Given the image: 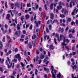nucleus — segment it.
I'll use <instances>...</instances> for the list:
<instances>
[{
    "label": "nucleus",
    "mask_w": 78,
    "mask_h": 78,
    "mask_svg": "<svg viewBox=\"0 0 78 78\" xmlns=\"http://www.w3.org/2000/svg\"><path fill=\"white\" fill-rule=\"evenodd\" d=\"M55 37H57L58 38V41L59 42H60L61 41H62V37H64V35L63 34H61L60 35V38H59L58 37V34H56L55 35Z\"/></svg>",
    "instance_id": "f257e3e1"
},
{
    "label": "nucleus",
    "mask_w": 78,
    "mask_h": 78,
    "mask_svg": "<svg viewBox=\"0 0 78 78\" xmlns=\"http://www.w3.org/2000/svg\"><path fill=\"white\" fill-rule=\"evenodd\" d=\"M51 70L52 71L51 72L52 74V78H56L55 75V74H54V72H53V71H54V67H53V66H51Z\"/></svg>",
    "instance_id": "f03ea898"
},
{
    "label": "nucleus",
    "mask_w": 78,
    "mask_h": 78,
    "mask_svg": "<svg viewBox=\"0 0 78 78\" xmlns=\"http://www.w3.org/2000/svg\"><path fill=\"white\" fill-rule=\"evenodd\" d=\"M15 57L16 58H18L19 62L20 61V60H21V57L20 56V54H19L16 55H15Z\"/></svg>",
    "instance_id": "7ed1b4c3"
},
{
    "label": "nucleus",
    "mask_w": 78,
    "mask_h": 78,
    "mask_svg": "<svg viewBox=\"0 0 78 78\" xmlns=\"http://www.w3.org/2000/svg\"><path fill=\"white\" fill-rule=\"evenodd\" d=\"M5 64L7 66V67L8 69H10L12 67V64L11 63L10 65H9V64L8 63V61L7 60H6L5 61Z\"/></svg>",
    "instance_id": "20e7f679"
},
{
    "label": "nucleus",
    "mask_w": 78,
    "mask_h": 78,
    "mask_svg": "<svg viewBox=\"0 0 78 78\" xmlns=\"http://www.w3.org/2000/svg\"><path fill=\"white\" fill-rule=\"evenodd\" d=\"M48 55H46L45 56V58L43 60V62H45L47 60H48Z\"/></svg>",
    "instance_id": "39448f33"
},
{
    "label": "nucleus",
    "mask_w": 78,
    "mask_h": 78,
    "mask_svg": "<svg viewBox=\"0 0 78 78\" xmlns=\"http://www.w3.org/2000/svg\"><path fill=\"white\" fill-rule=\"evenodd\" d=\"M71 2L72 3H73V6H75V3L76 2V0H72Z\"/></svg>",
    "instance_id": "423d86ee"
},
{
    "label": "nucleus",
    "mask_w": 78,
    "mask_h": 78,
    "mask_svg": "<svg viewBox=\"0 0 78 78\" xmlns=\"http://www.w3.org/2000/svg\"><path fill=\"white\" fill-rule=\"evenodd\" d=\"M1 30L2 31L3 34H5L7 32V30H5V31H4V29L3 28H1Z\"/></svg>",
    "instance_id": "0eeeda50"
},
{
    "label": "nucleus",
    "mask_w": 78,
    "mask_h": 78,
    "mask_svg": "<svg viewBox=\"0 0 78 78\" xmlns=\"http://www.w3.org/2000/svg\"><path fill=\"white\" fill-rule=\"evenodd\" d=\"M15 6H16V7L17 6L18 8H19V6H20V5H19V2H16L15 3Z\"/></svg>",
    "instance_id": "6e6552de"
},
{
    "label": "nucleus",
    "mask_w": 78,
    "mask_h": 78,
    "mask_svg": "<svg viewBox=\"0 0 78 78\" xmlns=\"http://www.w3.org/2000/svg\"><path fill=\"white\" fill-rule=\"evenodd\" d=\"M7 17L6 18V19H7L8 20H10V19H9L10 17V14H7Z\"/></svg>",
    "instance_id": "1a4fd4ad"
},
{
    "label": "nucleus",
    "mask_w": 78,
    "mask_h": 78,
    "mask_svg": "<svg viewBox=\"0 0 78 78\" xmlns=\"http://www.w3.org/2000/svg\"><path fill=\"white\" fill-rule=\"evenodd\" d=\"M50 19L52 20H53V17H54V14L53 13H51L50 14Z\"/></svg>",
    "instance_id": "9d476101"
},
{
    "label": "nucleus",
    "mask_w": 78,
    "mask_h": 78,
    "mask_svg": "<svg viewBox=\"0 0 78 78\" xmlns=\"http://www.w3.org/2000/svg\"><path fill=\"white\" fill-rule=\"evenodd\" d=\"M49 48L50 49H51L52 50H54V48H55V47H54V46L53 45H51L49 47Z\"/></svg>",
    "instance_id": "9b49d317"
},
{
    "label": "nucleus",
    "mask_w": 78,
    "mask_h": 78,
    "mask_svg": "<svg viewBox=\"0 0 78 78\" xmlns=\"http://www.w3.org/2000/svg\"><path fill=\"white\" fill-rule=\"evenodd\" d=\"M36 35L35 34H33L32 37V39H36Z\"/></svg>",
    "instance_id": "f8f14e48"
},
{
    "label": "nucleus",
    "mask_w": 78,
    "mask_h": 78,
    "mask_svg": "<svg viewBox=\"0 0 78 78\" xmlns=\"http://www.w3.org/2000/svg\"><path fill=\"white\" fill-rule=\"evenodd\" d=\"M60 31L62 33V32H63V31H64V29H63V28H62L61 29V27H60L59 29V30H58L59 33V32H60Z\"/></svg>",
    "instance_id": "ddd939ff"
},
{
    "label": "nucleus",
    "mask_w": 78,
    "mask_h": 78,
    "mask_svg": "<svg viewBox=\"0 0 78 78\" xmlns=\"http://www.w3.org/2000/svg\"><path fill=\"white\" fill-rule=\"evenodd\" d=\"M24 16H22L21 17L20 20L21 21H22V23H23V19H24Z\"/></svg>",
    "instance_id": "4468645a"
},
{
    "label": "nucleus",
    "mask_w": 78,
    "mask_h": 78,
    "mask_svg": "<svg viewBox=\"0 0 78 78\" xmlns=\"http://www.w3.org/2000/svg\"><path fill=\"white\" fill-rule=\"evenodd\" d=\"M75 31V30L74 29H71V30H69V33H70V32H72V33H73Z\"/></svg>",
    "instance_id": "2eb2a0df"
},
{
    "label": "nucleus",
    "mask_w": 78,
    "mask_h": 78,
    "mask_svg": "<svg viewBox=\"0 0 78 78\" xmlns=\"http://www.w3.org/2000/svg\"><path fill=\"white\" fill-rule=\"evenodd\" d=\"M41 57H40V58L41 59H42H42H43V58H45V55H43V54H42V53L41 54Z\"/></svg>",
    "instance_id": "dca6fc26"
},
{
    "label": "nucleus",
    "mask_w": 78,
    "mask_h": 78,
    "mask_svg": "<svg viewBox=\"0 0 78 78\" xmlns=\"http://www.w3.org/2000/svg\"><path fill=\"white\" fill-rule=\"evenodd\" d=\"M50 8L51 9H52L53 8V3H51L50 5Z\"/></svg>",
    "instance_id": "f3484780"
},
{
    "label": "nucleus",
    "mask_w": 78,
    "mask_h": 78,
    "mask_svg": "<svg viewBox=\"0 0 78 78\" xmlns=\"http://www.w3.org/2000/svg\"><path fill=\"white\" fill-rule=\"evenodd\" d=\"M76 65H75L74 66H73L72 67V68L73 70H75V69H76Z\"/></svg>",
    "instance_id": "a211bd4d"
},
{
    "label": "nucleus",
    "mask_w": 78,
    "mask_h": 78,
    "mask_svg": "<svg viewBox=\"0 0 78 78\" xmlns=\"http://www.w3.org/2000/svg\"><path fill=\"white\" fill-rule=\"evenodd\" d=\"M60 16L61 17H62V18H64V17H66V16H65V15H64V14H60Z\"/></svg>",
    "instance_id": "6ab92c4d"
},
{
    "label": "nucleus",
    "mask_w": 78,
    "mask_h": 78,
    "mask_svg": "<svg viewBox=\"0 0 78 78\" xmlns=\"http://www.w3.org/2000/svg\"><path fill=\"white\" fill-rule=\"evenodd\" d=\"M44 70L45 71H47V72H49V69H47L45 67H44Z\"/></svg>",
    "instance_id": "aec40b11"
},
{
    "label": "nucleus",
    "mask_w": 78,
    "mask_h": 78,
    "mask_svg": "<svg viewBox=\"0 0 78 78\" xmlns=\"http://www.w3.org/2000/svg\"><path fill=\"white\" fill-rule=\"evenodd\" d=\"M7 40H9V41H11V37H10L9 36L7 35Z\"/></svg>",
    "instance_id": "412c9836"
},
{
    "label": "nucleus",
    "mask_w": 78,
    "mask_h": 78,
    "mask_svg": "<svg viewBox=\"0 0 78 78\" xmlns=\"http://www.w3.org/2000/svg\"><path fill=\"white\" fill-rule=\"evenodd\" d=\"M30 18V16L29 15H26V19H28Z\"/></svg>",
    "instance_id": "4be33fe9"
},
{
    "label": "nucleus",
    "mask_w": 78,
    "mask_h": 78,
    "mask_svg": "<svg viewBox=\"0 0 78 78\" xmlns=\"http://www.w3.org/2000/svg\"><path fill=\"white\" fill-rule=\"evenodd\" d=\"M35 74L36 75H37V73H38V70H37V69H35Z\"/></svg>",
    "instance_id": "5701e85b"
},
{
    "label": "nucleus",
    "mask_w": 78,
    "mask_h": 78,
    "mask_svg": "<svg viewBox=\"0 0 78 78\" xmlns=\"http://www.w3.org/2000/svg\"><path fill=\"white\" fill-rule=\"evenodd\" d=\"M61 73H59L58 74H57V77L58 78H61Z\"/></svg>",
    "instance_id": "b1692460"
},
{
    "label": "nucleus",
    "mask_w": 78,
    "mask_h": 78,
    "mask_svg": "<svg viewBox=\"0 0 78 78\" xmlns=\"http://www.w3.org/2000/svg\"><path fill=\"white\" fill-rule=\"evenodd\" d=\"M28 47L30 49L31 48H32V44H31V43L29 44H28Z\"/></svg>",
    "instance_id": "393cba45"
},
{
    "label": "nucleus",
    "mask_w": 78,
    "mask_h": 78,
    "mask_svg": "<svg viewBox=\"0 0 78 78\" xmlns=\"http://www.w3.org/2000/svg\"><path fill=\"white\" fill-rule=\"evenodd\" d=\"M19 26H20V25H19V24H18V25L17 26V28L18 30H19L20 29V27Z\"/></svg>",
    "instance_id": "a878e982"
},
{
    "label": "nucleus",
    "mask_w": 78,
    "mask_h": 78,
    "mask_svg": "<svg viewBox=\"0 0 78 78\" xmlns=\"http://www.w3.org/2000/svg\"><path fill=\"white\" fill-rule=\"evenodd\" d=\"M75 11H76V9H74V11L73 12H72L71 13V15H75Z\"/></svg>",
    "instance_id": "bb28decb"
},
{
    "label": "nucleus",
    "mask_w": 78,
    "mask_h": 78,
    "mask_svg": "<svg viewBox=\"0 0 78 78\" xmlns=\"http://www.w3.org/2000/svg\"><path fill=\"white\" fill-rule=\"evenodd\" d=\"M12 61L13 62H15L16 63L17 62V59L16 58H15L14 59H12Z\"/></svg>",
    "instance_id": "cd10ccee"
},
{
    "label": "nucleus",
    "mask_w": 78,
    "mask_h": 78,
    "mask_svg": "<svg viewBox=\"0 0 78 78\" xmlns=\"http://www.w3.org/2000/svg\"><path fill=\"white\" fill-rule=\"evenodd\" d=\"M5 8H9V7H8V6L7 5V2H5Z\"/></svg>",
    "instance_id": "c85d7f7f"
},
{
    "label": "nucleus",
    "mask_w": 78,
    "mask_h": 78,
    "mask_svg": "<svg viewBox=\"0 0 78 78\" xmlns=\"http://www.w3.org/2000/svg\"><path fill=\"white\" fill-rule=\"evenodd\" d=\"M44 8L45 9V10L46 11H47L48 10V9H47V5L46 4H45L44 5Z\"/></svg>",
    "instance_id": "c756f323"
},
{
    "label": "nucleus",
    "mask_w": 78,
    "mask_h": 78,
    "mask_svg": "<svg viewBox=\"0 0 78 78\" xmlns=\"http://www.w3.org/2000/svg\"><path fill=\"white\" fill-rule=\"evenodd\" d=\"M17 73L15 71H13V73H12V75H14V76Z\"/></svg>",
    "instance_id": "7c9ffc66"
},
{
    "label": "nucleus",
    "mask_w": 78,
    "mask_h": 78,
    "mask_svg": "<svg viewBox=\"0 0 78 78\" xmlns=\"http://www.w3.org/2000/svg\"><path fill=\"white\" fill-rule=\"evenodd\" d=\"M66 37H65L63 38V42H66Z\"/></svg>",
    "instance_id": "2f4dec72"
},
{
    "label": "nucleus",
    "mask_w": 78,
    "mask_h": 78,
    "mask_svg": "<svg viewBox=\"0 0 78 78\" xmlns=\"http://www.w3.org/2000/svg\"><path fill=\"white\" fill-rule=\"evenodd\" d=\"M54 42L55 44H58V43L56 42V38H54Z\"/></svg>",
    "instance_id": "473e14b6"
},
{
    "label": "nucleus",
    "mask_w": 78,
    "mask_h": 78,
    "mask_svg": "<svg viewBox=\"0 0 78 78\" xmlns=\"http://www.w3.org/2000/svg\"><path fill=\"white\" fill-rule=\"evenodd\" d=\"M2 41L4 42H5V36H4L3 39H2Z\"/></svg>",
    "instance_id": "72a5a7b5"
},
{
    "label": "nucleus",
    "mask_w": 78,
    "mask_h": 78,
    "mask_svg": "<svg viewBox=\"0 0 78 78\" xmlns=\"http://www.w3.org/2000/svg\"><path fill=\"white\" fill-rule=\"evenodd\" d=\"M65 48L66 49H67L68 51H69L70 50V49H69V46H65Z\"/></svg>",
    "instance_id": "f704fd0d"
},
{
    "label": "nucleus",
    "mask_w": 78,
    "mask_h": 78,
    "mask_svg": "<svg viewBox=\"0 0 78 78\" xmlns=\"http://www.w3.org/2000/svg\"><path fill=\"white\" fill-rule=\"evenodd\" d=\"M32 28H33V25L31 24L30 26L29 29L31 30H32Z\"/></svg>",
    "instance_id": "c9c22d12"
},
{
    "label": "nucleus",
    "mask_w": 78,
    "mask_h": 78,
    "mask_svg": "<svg viewBox=\"0 0 78 78\" xmlns=\"http://www.w3.org/2000/svg\"><path fill=\"white\" fill-rule=\"evenodd\" d=\"M27 7H31V4H30V3H29V4H27Z\"/></svg>",
    "instance_id": "e433bc0d"
},
{
    "label": "nucleus",
    "mask_w": 78,
    "mask_h": 78,
    "mask_svg": "<svg viewBox=\"0 0 78 78\" xmlns=\"http://www.w3.org/2000/svg\"><path fill=\"white\" fill-rule=\"evenodd\" d=\"M71 25H75V23L74 21H73V22H71Z\"/></svg>",
    "instance_id": "4c0bfd02"
},
{
    "label": "nucleus",
    "mask_w": 78,
    "mask_h": 78,
    "mask_svg": "<svg viewBox=\"0 0 78 78\" xmlns=\"http://www.w3.org/2000/svg\"><path fill=\"white\" fill-rule=\"evenodd\" d=\"M18 31H16V32L15 33V35H16V36H18V37H19V36H18Z\"/></svg>",
    "instance_id": "58836bf2"
},
{
    "label": "nucleus",
    "mask_w": 78,
    "mask_h": 78,
    "mask_svg": "<svg viewBox=\"0 0 78 78\" xmlns=\"http://www.w3.org/2000/svg\"><path fill=\"white\" fill-rule=\"evenodd\" d=\"M19 51V50L18 49V48H16L15 49V52L16 53V52H17V51Z\"/></svg>",
    "instance_id": "ea45409f"
},
{
    "label": "nucleus",
    "mask_w": 78,
    "mask_h": 78,
    "mask_svg": "<svg viewBox=\"0 0 78 78\" xmlns=\"http://www.w3.org/2000/svg\"><path fill=\"white\" fill-rule=\"evenodd\" d=\"M36 53L37 55H39V52L37 49L36 50Z\"/></svg>",
    "instance_id": "a19ab883"
},
{
    "label": "nucleus",
    "mask_w": 78,
    "mask_h": 78,
    "mask_svg": "<svg viewBox=\"0 0 78 78\" xmlns=\"http://www.w3.org/2000/svg\"><path fill=\"white\" fill-rule=\"evenodd\" d=\"M66 42L67 43H69L70 42V40L68 39H66Z\"/></svg>",
    "instance_id": "79ce46f5"
},
{
    "label": "nucleus",
    "mask_w": 78,
    "mask_h": 78,
    "mask_svg": "<svg viewBox=\"0 0 78 78\" xmlns=\"http://www.w3.org/2000/svg\"><path fill=\"white\" fill-rule=\"evenodd\" d=\"M64 15H66L67 14V9H65L64 11Z\"/></svg>",
    "instance_id": "37998d69"
},
{
    "label": "nucleus",
    "mask_w": 78,
    "mask_h": 78,
    "mask_svg": "<svg viewBox=\"0 0 78 78\" xmlns=\"http://www.w3.org/2000/svg\"><path fill=\"white\" fill-rule=\"evenodd\" d=\"M46 32L47 33H49V30H48V27H47L46 29Z\"/></svg>",
    "instance_id": "c03bdc74"
},
{
    "label": "nucleus",
    "mask_w": 78,
    "mask_h": 78,
    "mask_svg": "<svg viewBox=\"0 0 78 78\" xmlns=\"http://www.w3.org/2000/svg\"><path fill=\"white\" fill-rule=\"evenodd\" d=\"M47 36L46 35L44 36V41H46V39L47 38Z\"/></svg>",
    "instance_id": "a18cd8bd"
},
{
    "label": "nucleus",
    "mask_w": 78,
    "mask_h": 78,
    "mask_svg": "<svg viewBox=\"0 0 78 78\" xmlns=\"http://www.w3.org/2000/svg\"><path fill=\"white\" fill-rule=\"evenodd\" d=\"M69 38H72V34H70L69 35Z\"/></svg>",
    "instance_id": "49530a36"
},
{
    "label": "nucleus",
    "mask_w": 78,
    "mask_h": 78,
    "mask_svg": "<svg viewBox=\"0 0 78 78\" xmlns=\"http://www.w3.org/2000/svg\"><path fill=\"white\" fill-rule=\"evenodd\" d=\"M57 2H55L54 3V6H55V7H56V5H57Z\"/></svg>",
    "instance_id": "de8ad7c7"
},
{
    "label": "nucleus",
    "mask_w": 78,
    "mask_h": 78,
    "mask_svg": "<svg viewBox=\"0 0 78 78\" xmlns=\"http://www.w3.org/2000/svg\"><path fill=\"white\" fill-rule=\"evenodd\" d=\"M67 64L68 66H70V62L68 61L67 62Z\"/></svg>",
    "instance_id": "09e8293b"
},
{
    "label": "nucleus",
    "mask_w": 78,
    "mask_h": 78,
    "mask_svg": "<svg viewBox=\"0 0 78 78\" xmlns=\"http://www.w3.org/2000/svg\"><path fill=\"white\" fill-rule=\"evenodd\" d=\"M40 51H41V52L43 51V49H42V47H41L40 48Z\"/></svg>",
    "instance_id": "8fccbe9b"
},
{
    "label": "nucleus",
    "mask_w": 78,
    "mask_h": 78,
    "mask_svg": "<svg viewBox=\"0 0 78 78\" xmlns=\"http://www.w3.org/2000/svg\"><path fill=\"white\" fill-rule=\"evenodd\" d=\"M24 43L25 44H28V41L27 40V41H25L24 42Z\"/></svg>",
    "instance_id": "3c124183"
},
{
    "label": "nucleus",
    "mask_w": 78,
    "mask_h": 78,
    "mask_svg": "<svg viewBox=\"0 0 78 78\" xmlns=\"http://www.w3.org/2000/svg\"><path fill=\"white\" fill-rule=\"evenodd\" d=\"M69 6H70V7L71 8H72V2H70Z\"/></svg>",
    "instance_id": "603ef678"
},
{
    "label": "nucleus",
    "mask_w": 78,
    "mask_h": 78,
    "mask_svg": "<svg viewBox=\"0 0 78 78\" xmlns=\"http://www.w3.org/2000/svg\"><path fill=\"white\" fill-rule=\"evenodd\" d=\"M23 8V5H22V3H21V8L20 9L22 10V8Z\"/></svg>",
    "instance_id": "864d4df0"
},
{
    "label": "nucleus",
    "mask_w": 78,
    "mask_h": 78,
    "mask_svg": "<svg viewBox=\"0 0 78 78\" xmlns=\"http://www.w3.org/2000/svg\"><path fill=\"white\" fill-rule=\"evenodd\" d=\"M60 8H62V6L61 5H60L59 6H58L57 7V8H58V9H59Z\"/></svg>",
    "instance_id": "5fc2aeb1"
},
{
    "label": "nucleus",
    "mask_w": 78,
    "mask_h": 78,
    "mask_svg": "<svg viewBox=\"0 0 78 78\" xmlns=\"http://www.w3.org/2000/svg\"><path fill=\"white\" fill-rule=\"evenodd\" d=\"M38 61L39 62L38 64H40L42 62V60H40Z\"/></svg>",
    "instance_id": "6e6d98bb"
},
{
    "label": "nucleus",
    "mask_w": 78,
    "mask_h": 78,
    "mask_svg": "<svg viewBox=\"0 0 78 78\" xmlns=\"http://www.w3.org/2000/svg\"><path fill=\"white\" fill-rule=\"evenodd\" d=\"M7 51L8 49H5L4 50V52H5V53H7Z\"/></svg>",
    "instance_id": "4d7b16f0"
},
{
    "label": "nucleus",
    "mask_w": 78,
    "mask_h": 78,
    "mask_svg": "<svg viewBox=\"0 0 78 78\" xmlns=\"http://www.w3.org/2000/svg\"><path fill=\"white\" fill-rule=\"evenodd\" d=\"M65 42H63L62 43V46H64V45H65Z\"/></svg>",
    "instance_id": "13d9d810"
},
{
    "label": "nucleus",
    "mask_w": 78,
    "mask_h": 78,
    "mask_svg": "<svg viewBox=\"0 0 78 78\" xmlns=\"http://www.w3.org/2000/svg\"><path fill=\"white\" fill-rule=\"evenodd\" d=\"M38 8H39V5H37L36 6V9H38Z\"/></svg>",
    "instance_id": "bf43d9fd"
},
{
    "label": "nucleus",
    "mask_w": 78,
    "mask_h": 78,
    "mask_svg": "<svg viewBox=\"0 0 78 78\" xmlns=\"http://www.w3.org/2000/svg\"><path fill=\"white\" fill-rule=\"evenodd\" d=\"M49 27L50 29L51 30V25L50 24L49 25Z\"/></svg>",
    "instance_id": "052dcab7"
},
{
    "label": "nucleus",
    "mask_w": 78,
    "mask_h": 78,
    "mask_svg": "<svg viewBox=\"0 0 78 78\" xmlns=\"http://www.w3.org/2000/svg\"><path fill=\"white\" fill-rule=\"evenodd\" d=\"M68 20L69 22H70L71 20H72V19H71L70 18H69L68 19Z\"/></svg>",
    "instance_id": "680f3d73"
},
{
    "label": "nucleus",
    "mask_w": 78,
    "mask_h": 78,
    "mask_svg": "<svg viewBox=\"0 0 78 78\" xmlns=\"http://www.w3.org/2000/svg\"><path fill=\"white\" fill-rule=\"evenodd\" d=\"M8 52H9V54H11V53H12V51H11V50H9V51Z\"/></svg>",
    "instance_id": "e2e57ef3"
},
{
    "label": "nucleus",
    "mask_w": 78,
    "mask_h": 78,
    "mask_svg": "<svg viewBox=\"0 0 78 78\" xmlns=\"http://www.w3.org/2000/svg\"><path fill=\"white\" fill-rule=\"evenodd\" d=\"M76 23L77 25H78V21L77 20L76 21Z\"/></svg>",
    "instance_id": "0e129e2a"
},
{
    "label": "nucleus",
    "mask_w": 78,
    "mask_h": 78,
    "mask_svg": "<svg viewBox=\"0 0 78 78\" xmlns=\"http://www.w3.org/2000/svg\"><path fill=\"white\" fill-rule=\"evenodd\" d=\"M76 54V52H73V55L74 56V55H75Z\"/></svg>",
    "instance_id": "69168bd1"
},
{
    "label": "nucleus",
    "mask_w": 78,
    "mask_h": 78,
    "mask_svg": "<svg viewBox=\"0 0 78 78\" xmlns=\"http://www.w3.org/2000/svg\"><path fill=\"white\" fill-rule=\"evenodd\" d=\"M3 62H4V59H2L1 60V61L0 62L1 63H3Z\"/></svg>",
    "instance_id": "338daca9"
},
{
    "label": "nucleus",
    "mask_w": 78,
    "mask_h": 78,
    "mask_svg": "<svg viewBox=\"0 0 78 78\" xmlns=\"http://www.w3.org/2000/svg\"><path fill=\"white\" fill-rule=\"evenodd\" d=\"M24 55L25 56H27V51H25L24 53Z\"/></svg>",
    "instance_id": "774afa93"
}]
</instances>
